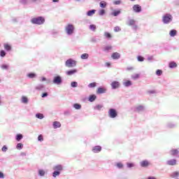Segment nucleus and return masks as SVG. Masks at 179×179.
<instances>
[{
    "label": "nucleus",
    "instance_id": "obj_1",
    "mask_svg": "<svg viewBox=\"0 0 179 179\" xmlns=\"http://www.w3.org/2000/svg\"><path fill=\"white\" fill-rule=\"evenodd\" d=\"M162 22L164 24H169V23H171V22H173V15L169 13L165 14L162 17Z\"/></svg>",
    "mask_w": 179,
    "mask_h": 179
},
{
    "label": "nucleus",
    "instance_id": "obj_2",
    "mask_svg": "<svg viewBox=\"0 0 179 179\" xmlns=\"http://www.w3.org/2000/svg\"><path fill=\"white\" fill-rule=\"evenodd\" d=\"M31 22L33 24H43L45 22V20L43 17H38L32 18Z\"/></svg>",
    "mask_w": 179,
    "mask_h": 179
},
{
    "label": "nucleus",
    "instance_id": "obj_3",
    "mask_svg": "<svg viewBox=\"0 0 179 179\" xmlns=\"http://www.w3.org/2000/svg\"><path fill=\"white\" fill-rule=\"evenodd\" d=\"M65 65L66 66H67V68H73L74 66H76V61L72 59H69L68 60L66 61Z\"/></svg>",
    "mask_w": 179,
    "mask_h": 179
},
{
    "label": "nucleus",
    "instance_id": "obj_4",
    "mask_svg": "<svg viewBox=\"0 0 179 179\" xmlns=\"http://www.w3.org/2000/svg\"><path fill=\"white\" fill-rule=\"evenodd\" d=\"M66 32L69 36L73 34V31L75 30V27L73 24H69L65 28Z\"/></svg>",
    "mask_w": 179,
    "mask_h": 179
},
{
    "label": "nucleus",
    "instance_id": "obj_5",
    "mask_svg": "<svg viewBox=\"0 0 179 179\" xmlns=\"http://www.w3.org/2000/svg\"><path fill=\"white\" fill-rule=\"evenodd\" d=\"M108 114L110 118H115V117H117V115H118L117 110L114 108H110L109 110V111L108 112Z\"/></svg>",
    "mask_w": 179,
    "mask_h": 179
},
{
    "label": "nucleus",
    "instance_id": "obj_6",
    "mask_svg": "<svg viewBox=\"0 0 179 179\" xmlns=\"http://www.w3.org/2000/svg\"><path fill=\"white\" fill-rule=\"evenodd\" d=\"M150 164V162L148 160H143L140 162L141 167H143L144 169H146V167H149Z\"/></svg>",
    "mask_w": 179,
    "mask_h": 179
},
{
    "label": "nucleus",
    "instance_id": "obj_7",
    "mask_svg": "<svg viewBox=\"0 0 179 179\" xmlns=\"http://www.w3.org/2000/svg\"><path fill=\"white\" fill-rule=\"evenodd\" d=\"M53 83H55L56 85H61V83H62V79L61 78V76H58L55 77Z\"/></svg>",
    "mask_w": 179,
    "mask_h": 179
},
{
    "label": "nucleus",
    "instance_id": "obj_8",
    "mask_svg": "<svg viewBox=\"0 0 179 179\" xmlns=\"http://www.w3.org/2000/svg\"><path fill=\"white\" fill-rule=\"evenodd\" d=\"M166 164L167 166H176V164H177V160L175 159H171L166 162Z\"/></svg>",
    "mask_w": 179,
    "mask_h": 179
},
{
    "label": "nucleus",
    "instance_id": "obj_9",
    "mask_svg": "<svg viewBox=\"0 0 179 179\" xmlns=\"http://www.w3.org/2000/svg\"><path fill=\"white\" fill-rule=\"evenodd\" d=\"M135 12L136 13H141L142 12V6L138 4L135 5Z\"/></svg>",
    "mask_w": 179,
    "mask_h": 179
},
{
    "label": "nucleus",
    "instance_id": "obj_10",
    "mask_svg": "<svg viewBox=\"0 0 179 179\" xmlns=\"http://www.w3.org/2000/svg\"><path fill=\"white\" fill-rule=\"evenodd\" d=\"M76 72H78V70L77 69H73V70H69V71H67L66 72V75L68 76H71V75H73L75 73H76Z\"/></svg>",
    "mask_w": 179,
    "mask_h": 179
},
{
    "label": "nucleus",
    "instance_id": "obj_11",
    "mask_svg": "<svg viewBox=\"0 0 179 179\" xmlns=\"http://www.w3.org/2000/svg\"><path fill=\"white\" fill-rule=\"evenodd\" d=\"M111 86L113 89H117V87H120V83L118 81H113L111 83Z\"/></svg>",
    "mask_w": 179,
    "mask_h": 179
},
{
    "label": "nucleus",
    "instance_id": "obj_12",
    "mask_svg": "<svg viewBox=\"0 0 179 179\" xmlns=\"http://www.w3.org/2000/svg\"><path fill=\"white\" fill-rule=\"evenodd\" d=\"M113 59H119V58H120L121 55H120V53L118 52H113L111 55Z\"/></svg>",
    "mask_w": 179,
    "mask_h": 179
},
{
    "label": "nucleus",
    "instance_id": "obj_13",
    "mask_svg": "<svg viewBox=\"0 0 179 179\" xmlns=\"http://www.w3.org/2000/svg\"><path fill=\"white\" fill-rule=\"evenodd\" d=\"M136 111L138 113H142V111H145V106L140 105L136 108Z\"/></svg>",
    "mask_w": 179,
    "mask_h": 179
},
{
    "label": "nucleus",
    "instance_id": "obj_14",
    "mask_svg": "<svg viewBox=\"0 0 179 179\" xmlns=\"http://www.w3.org/2000/svg\"><path fill=\"white\" fill-rule=\"evenodd\" d=\"M53 170H55L56 171H59V173H61V171H62V170H64V168L62 166V165H57V166H54Z\"/></svg>",
    "mask_w": 179,
    "mask_h": 179
},
{
    "label": "nucleus",
    "instance_id": "obj_15",
    "mask_svg": "<svg viewBox=\"0 0 179 179\" xmlns=\"http://www.w3.org/2000/svg\"><path fill=\"white\" fill-rule=\"evenodd\" d=\"M92 151L94 152V153H99V152H101V146L99 145H96L95 146Z\"/></svg>",
    "mask_w": 179,
    "mask_h": 179
},
{
    "label": "nucleus",
    "instance_id": "obj_16",
    "mask_svg": "<svg viewBox=\"0 0 179 179\" xmlns=\"http://www.w3.org/2000/svg\"><path fill=\"white\" fill-rule=\"evenodd\" d=\"M106 90H106V88L99 87L96 91V93H97V94H101L103 93H106Z\"/></svg>",
    "mask_w": 179,
    "mask_h": 179
},
{
    "label": "nucleus",
    "instance_id": "obj_17",
    "mask_svg": "<svg viewBox=\"0 0 179 179\" xmlns=\"http://www.w3.org/2000/svg\"><path fill=\"white\" fill-rule=\"evenodd\" d=\"M169 36H171V37H176V36H177V30L171 29L169 32Z\"/></svg>",
    "mask_w": 179,
    "mask_h": 179
},
{
    "label": "nucleus",
    "instance_id": "obj_18",
    "mask_svg": "<svg viewBox=\"0 0 179 179\" xmlns=\"http://www.w3.org/2000/svg\"><path fill=\"white\" fill-rule=\"evenodd\" d=\"M169 68H171V69H173V68H177V63H176L175 62H171L169 64Z\"/></svg>",
    "mask_w": 179,
    "mask_h": 179
},
{
    "label": "nucleus",
    "instance_id": "obj_19",
    "mask_svg": "<svg viewBox=\"0 0 179 179\" xmlns=\"http://www.w3.org/2000/svg\"><path fill=\"white\" fill-rule=\"evenodd\" d=\"M179 176V172L178 171H174L171 174V177L172 178H178Z\"/></svg>",
    "mask_w": 179,
    "mask_h": 179
},
{
    "label": "nucleus",
    "instance_id": "obj_20",
    "mask_svg": "<svg viewBox=\"0 0 179 179\" xmlns=\"http://www.w3.org/2000/svg\"><path fill=\"white\" fill-rule=\"evenodd\" d=\"M53 127H54L55 129H57V128H60L61 122H57V121L54 122Z\"/></svg>",
    "mask_w": 179,
    "mask_h": 179
},
{
    "label": "nucleus",
    "instance_id": "obj_21",
    "mask_svg": "<svg viewBox=\"0 0 179 179\" xmlns=\"http://www.w3.org/2000/svg\"><path fill=\"white\" fill-rule=\"evenodd\" d=\"M4 49L6 51H10L12 50V47L10 46V45L8 44V43H5L3 45Z\"/></svg>",
    "mask_w": 179,
    "mask_h": 179
},
{
    "label": "nucleus",
    "instance_id": "obj_22",
    "mask_svg": "<svg viewBox=\"0 0 179 179\" xmlns=\"http://www.w3.org/2000/svg\"><path fill=\"white\" fill-rule=\"evenodd\" d=\"M121 13V10H114L113 13H111L112 16H118Z\"/></svg>",
    "mask_w": 179,
    "mask_h": 179
},
{
    "label": "nucleus",
    "instance_id": "obj_23",
    "mask_svg": "<svg viewBox=\"0 0 179 179\" xmlns=\"http://www.w3.org/2000/svg\"><path fill=\"white\" fill-rule=\"evenodd\" d=\"M96 99H97V96H96V95L93 94V95H90L89 97V101L93 102L94 101V100H96Z\"/></svg>",
    "mask_w": 179,
    "mask_h": 179
},
{
    "label": "nucleus",
    "instance_id": "obj_24",
    "mask_svg": "<svg viewBox=\"0 0 179 179\" xmlns=\"http://www.w3.org/2000/svg\"><path fill=\"white\" fill-rule=\"evenodd\" d=\"M171 156H177L178 155V150H171Z\"/></svg>",
    "mask_w": 179,
    "mask_h": 179
},
{
    "label": "nucleus",
    "instance_id": "obj_25",
    "mask_svg": "<svg viewBox=\"0 0 179 179\" xmlns=\"http://www.w3.org/2000/svg\"><path fill=\"white\" fill-rule=\"evenodd\" d=\"M94 13H96V10H91L87 12V16H93Z\"/></svg>",
    "mask_w": 179,
    "mask_h": 179
},
{
    "label": "nucleus",
    "instance_id": "obj_26",
    "mask_svg": "<svg viewBox=\"0 0 179 179\" xmlns=\"http://www.w3.org/2000/svg\"><path fill=\"white\" fill-rule=\"evenodd\" d=\"M110 50H113V46L111 45L105 46L103 48V51L105 52L110 51Z\"/></svg>",
    "mask_w": 179,
    "mask_h": 179
},
{
    "label": "nucleus",
    "instance_id": "obj_27",
    "mask_svg": "<svg viewBox=\"0 0 179 179\" xmlns=\"http://www.w3.org/2000/svg\"><path fill=\"white\" fill-rule=\"evenodd\" d=\"M73 107L76 110H80L82 108V105L79 103H74Z\"/></svg>",
    "mask_w": 179,
    "mask_h": 179
},
{
    "label": "nucleus",
    "instance_id": "obj_28",
    "mask_svg": "<svg viewBox=\"0 0 179 179\" xmlns=\"http://www.w3.org/2000/svg\"><path fill=\"white\" fill-rule=\"evenodd\" d=\"M21 139H23V135L19 134L16 136V141H17V142H20Z\"/></svg>",
    "mask_w": 179,
    "mask_h": 179
},
{
    "label": "nucleus",
    "instance_id": "obj_29",
    "mask_svg": "<svg viewBox=\"0 0 179 179\" xmlns=\"http://www.w3.org/2000/svg\"><path fill=\"white\" fill-rule=\"evenodd\" d=\"M87 58H89V54L87 53H84L81 55L82 59H87Z\"/></svg>",
    "mask_w": 179,
    "mask_h": 179
},
{
    "label": "nucleus",
    "instance_id": "obj_30",
    "mask_svg": "<svg viewBox=\"0 0 179 179\" xmlns=\"http://www.w3.org/2000/svg\"><path fill=\"white\" fill-rule=\"evenodd\" d=\"M137 60L138 61V62H143L145 61V57L142 56H138Z\"/></svg>",
    "mask_w": 179,
    "mask_h": 179
},
{
    "label": "nucleus",
    "instance_id": "obj_31",
    "mask_svg": "<svg viewBox=\"0 0 179 179\" xmlns=\"http://www.w3.org/2000/svg\"><path fill=\"white\" fill-rule=\"evenodd\" d=\"M99 5L101 8H106L107 6V3L106 1H101Z\"/></svg>",
    "mask_w": 179,
    "mask_h": 179
},
{
    "label": "nucleus",
    "instance_id": "obj_32",
    "mask_svg": "<svg viewBox=\"0 0 179 179\" xmlns=\"http://www.w3.org/2000/svg\"><path fill=\"white\" fill-rule=\"evenodd\" d=\"M156 75L157 76H162V75H163V71L160 70V69H157L156 71Z\"/></svg>",
    "mask_w": 179,
    "mask_h": 179
},
{
    "label": "nucleus",
    "instance_id": "obj_33",
    "mask_svg": "<svg viewBox=\"0 0 179 179\" xmlns=\"http://www.w3.org/2000/svg\"><path fill=\"white\" fill-rule=\"evenodd\" d=\"M167 127L168 128H176V127H177V124L173 123H168Z\"/></svg>",
    "mask_w": 179,
    "mask_h": 179
},
{
    "label": "nucleus",
    "instance_id": "obj_34",
    "mask_svg": "<svg viewBox=\"0 0 179 179\" xmlns=\"http://www.w3.org/2000/svg\"><path fill=\"white\" fill-rule=\"evenodd\" d=\"M36 117V118H39V120H43V118H44V115L41 113H37Z\"/></svg>",
    "mask_w": 179,
    "mask_h": 179
},
{
    "label": "nucleus",
    "instance_id": "obj_35",
    "mask_svg": "<svg viewBox=\"0 0 179 179\" xmlns=\"http://www.w3.org/2000/svg\"><path fill=\"white\" fill-rule=\"evenodd\" d=\"M22 101L26 104L29 102V99L26 96H22Z\"/></svg>",
    "mask_w": 179,
    "mask_h": 179
},
{
    "label": "nucleus",
    "instance_id": "obj_36",
    "mask_svg": "<svg viewBox=\"0 0 179 179\" xmlns=\"http://www.w3.org/2000/svg\"><path fill=\"white\" fill-rule=\"evenodd\" d=\"M28 78H30V79H33V78H36V73H31L27 74Z\"/></svg>",
    "mask_w": 179,
    "mask_h": 179
},
{
    "label": "nucleus",
    "instance_id": "obj_37",
    "mask_svg": "<svg viewBox=\"0 0 179 179\" xmlns=\"http://www.w3.org/2000/svg\"><path fill=\"white\" fill-rule=\"evenodd\" d=\"M131 85L132 83H131L130 80H127L124 83V85L126 86L127 87H128V86H131Z\"/></svg>",
    "mask_w": 179,
    "mask_h": 179
},
{
    "label": "nucleus",
    "instance_id": "obj_38",
    "mask_svg": "<svg viewBox=\"0 0 179 179\" xmlns=\"http://www.w3.org/2000/svg\"><path fill=\"white\" fill-rule=\"evenodd\" d=\"M16 148L18 150H20V149H23V145L22 143H17V146H16Z\"/></svg>",
    "mask_w": 179,
    "mask_h": 179
},
{
    "label": "nucleus",
    "instance_id": "obj_39",
    "mask_svg": "<svg viewBox=\"0 0 179 179\" xmlns=\"http://www.w3.org/2000/svg\"><path fill=\"white\" fill-rule=\"evenodd\" d=\"M59 174H61V172H59L58 171H55L53 172L52 176L55 178V177H57V176H59Z\"/></svg>",
    "mask_w": 179,
    "mask_h": 179
},
{
    "label": "nucleus",
    "instance_id": "obj_40",
    "mask_svg": "<svg viewBox=\"0 0 179 179\" xmlns=\"http://www.w3.org/2000/svg\"><path fill=\"white\" fill-rule=\"evenodd\" d=\"M104 36L106 38H111V34L108 33V32H105L104 33Z\"/></svg>",
    "mask_w": 179,
    "mask_h": 179
},
{
    "label": "nucleus",
    "instance_id": "obj_41",
    "mask_svg": "<svg viewBox=\"0 0 179 179\" xmlns=\"http://www.w3.org/2000/svg\"><path fill=\"white\" fill-rule=\"evenodd\" d=\"M96 83H91L88 85V87H90V88L96 87Z\"/></svg>",
    "mask_w": 179,
    "mask_h": 179
},
{
    "label": "nucleus",
    "instance_id": "obj_42",
    "mask_svg": "<svg viewBox=\"0 0 179 179\" xmlns=\"http://www.w3.org/2000/svg\"><path fill=\"white\" fill-rule=\"evenodd\" d=\"M6 55V52H5V50H1L0 51V57L3 58V57H5Z\"/></svg>",
    "mask_w": 179,
    "mask_h": 179
},
{
    "label": "nucleus",
    "instance_id": "obj_43",
    "mask_svg": "<svg viewBox=\"0 0 179 179\" xmlns=\"http://www.w3.org/2000/svg\"><path fill=\"white\" fill-rule=\"evenodd\" d=\"M36 90H41L42 89H44V85H39L36 87Z\"/></svg>",
    "mask_w": 179,
    "mask_h": 179
},
{
    "label": "nucleus",
    "instance_id": "obj_44",
    "mask_svg": "<svg viewBox=\"0 0 179 179\" xmlns=\"http://www.w3.org/2000/svg\"><path fill=\"white\" fill-rule=\"evenodd\" d=\"M38 174H39V176H44V175L45 174V171H44V170L40 169V170L38 171Z\"/></svg>",
    "mask_w": 179,
    "mask_h": 179
},
{
    "label": "nucleus",
    "instance_id": "obj_45",
    "mask_svg": "<svg viewBox=\"0 0 179 179\" xmlns=\"http://www.w3.org/2000/svg\"><path fill=\"white\" fill-rule=\"evenodd\" d=\"M38 141H39V142H43V141H44V138L43 137V135H39L38 136Z\"/></svg>",
    "mask_w": 179,
    "mask_h": 179
},
{
    "label": "nucleus",
    "instance_id": "obj_46",
    "mask_svg": "<svg viewBox=\"0 0 179 179\" xmlns=\"http://www.w3.org/2000/svg\"><path fill=\"white\" fill-rule=\"evenodd\" d=\"M104 13H106V10H104V9L100 10L99 12V15L100 16H103V15H104Z\"/></svg>",
    "mask_w": 179,
    "mask_h": 179
},
{
    "label": "nucleus",
    "instance_id": "obj_47",
    "mask_svg": "<svg viewBox=\"0 0 179 179\" xmlns=\"http://www.w3.org/2000/svg\"><path fill=\"white\" fill-rule=\"evenodd\" d=\"M90 30H92L93 31H94L96 30V26L94 24H91L90 26Z\"/></svg>",
    "mask_w": 179,
    "mask_h": 179
},
{
    "label": "nucleus",
    "instance_id": "obj_48",
    "mask_svg": "<svg viewBox=\"0 0 179 179\" xmlns=\"http://www.w3.org/2000/svg\"><path fill=\"white\" fill-rule=\"evenodd\" d=\"M114 31H115V32L121 31V27H115Z\"/></svg>",
    "mask_w": 179,
    "mask_h": 179
},
{
    "label": "nucleus",
    "instance_id": "obj_49",
    "mask_svg": "<svg viewBox=\"0 0 179 179\" xmlns=\"http://www.w3.org/2000/svg\"><path fill=\"white\" fill-rule=\"evenodd\" d=\"M71 87H78V83L77 82H72L71 83Z\"/></svg>",
    "mask_w": 179,
    "mask_h": 179
},
{
    "label": "nucleus",
    "instance_id": "obj_50",
    "mask_svg": "<svg viewBox=\"0 0 179 179\" xmlns=\"http://www.w3.org/2000/svg\"><path fill=\"white\" fill-rule=\"evenodd\" d=\"M133 24H135V21L134 20H129V26H132Z\"/></svg>",
    "mask_w": 179,
    "mask_h": 179
},
{
    "label": "nucleus",
    "instance_id": "obj_51",
    "mask_svg": "<svg viewBox=\"0 0 179 179\" xmlns=\"http://www.w3.org/2000/svg\"><path fill=\"white\" fill-rule=\"evenodd\" d=\"M117 167H118V169H122V167H124V165H122L121 162H119L117 164Z\"/></svg>",
    "mask_w": 179,
    "mask_h": 179
},
{
    "label": "nucleus",
    "instance_id": "obj_52",
    "mask_svg": "<svg viewBox=\"0 0 179 179\" xmlns=\"http://www.w3.org/2000/svg\"><path fill=\"white\" fill-rule=\"evenodd\" d=\"M1 150L2 152H6L8 150V147H6V145L3 146Z\"/></svg>",
    "mask_w": 179,
    "mask_h": 179
},
{
    "label": "nucleus",
    "instance_id": "obj_53",
    "mask_svg": "<svg viewBox=\"0 0 179 179\" xmlns=\"http://www.w3.org/2000/svg\"><path fill=\"white\" fill-rule=\"evenodd\" d=\"M8 66L6 64H3L1 66V69H8Z\"/></svg>",
    "mask_w": 179,
    "mask_h": 179
},
{
    "label": "nucleus",
    "instance_id": "obj_54",
    "mask_svg": "<svg viewBox=\"0 0 179 179\" xmlns=\"http://www.w3.org/2000/svg\"><path fill=\"white\" fill-rule=\"evenodd\" d=\"M149 94H155L156 90H150L148 91Z\"/></svg>",
    "mask_w": 179,
    "mask_h": 179
},
{
    "label": "nucleus",
    "instance_id": "obj_55",
    "mask_svg": "<svg viewBox=\"0 0 179 179\" xmlns=\"http://www.w3.org/2000/svg\"><path fill=\"white\" fill-rule=\"evenodd\" d=\"M96 108L97 110H101V108H103V106H101V105H97V106H96Z\"/></svg>",
    "mask_w": 179,
    "mask_h": 179
},
{
    "label": "nucleus",
    "instance_id": "obj_56",
    "mask_svg": "<svg viewBox=\"0 0 179 179\" xmlns=\"http://www.w3.org/2000/svg\"><path fill=\"white\" fill-rule=\"evenodd\" d=\"M121 3V1H114V5H120Z\"/></svg>",
    "mask_w": 179,
    "mask_h": 179
},
{
    "label": "nucleus",
    "instance_id": "obj_57",
    "mask_svg": "<svg viewBox=\"0 0 179 179\" xmlns=\"http://www.w3.org/2000/svg\"><path fill=\"white\" fill-rule=\"evenodd\" d=\"M48 96V94L47 92H45L42 94V97H47Z\"/></svg>",
    "mask_w": 179,
    "mask_h": 179
},
{
    "label": "nucleus",
    "instance_id": "obj_58",
    "mask_svg": "<svg viewBox=\"0 0 179 179\" xmlns=\"http://www.w3.org/2000/svg\"><path fill=\"white\" fill-rule=\"evenodd\" d=\"M4 176H3V173L0 171V178H3Z\"/></svg>",
    "mask_w": 179,
    "mask_h": 179
},
{
    "label": "nucleus",
    "instance_id": "obj_59",
    "mask_svg": "<svg viewBox=\"0 0 179 179\" xmlns=\"http://www.w3.org/2000/svg\"><path fill=\"white\" fill-rule=\"evenodd\" d=\"M127 167H134V164H127Z\"/></svg>",
    "mask_w": 179,
    "mask_h": 179
},
{
    "label": "nucleus",
    "instance_id": "obj_60",
    "mask_svg": "<svg viewBox=\"0 0 179 179\" xmlns=\"http://www.w3.org/2000/svg\"><path fill=\"white\" fill-rule=\"evenodd\" d=\"M139 76H140L139 74H136V75H135V79L139 78Z\"/></svg>",
    "mask_w": 179,
    "mask_h": 179
},
{
    "label": "nucleus",
    "instance_id": "obj_61",
    "mask_svg": "<svg viewBox=\"0 0 179 179\" xmlns=\"http://www.w3.org/2000/svg\"><path fill=\"white\" fill-rule=\"evenodd\" d=\"M52 2H59V0H52Z\"/></svg>",
    "mask_w": 179,
    "mask_h": 179
},
{
    "label": "nucleus",
    "instance_id": "obj_62",
    "mask_svg": "<svg viewBox=\"0 0 179 179\" xmlns=\"http://www.w3.org/2000/svg\"><path fill=\"white\" fill-rule=\"evenodd\" d=\"M106 65H107V66H110V65H111V64L110 63L107 62Z\"/></svg>",
    "mask_w": 179,
    "mask_h": 179
},
{
    "label": "nucleus",
    "instance_id": "obj_63",
    "mask_svg": "<svg viewBox=\"0 0 179 179\" xmlns=\"http://www.w3.org/2000/svg\"><path fill=\"white\" fill-rule=\"evenodd\" d=\"M42 80H43V82H44V80H45V78H43Z\"/></svg>",
    "mask_w": 179,
    "mask_h": 179
},
{
    "label": "nucleus",
    "instance_id": "obj_64",
    "mask_svg": "<svg viewBox=\"0 0 179 179\" xmlns=\"http://www.w3.org/2000/svg\"><path fill=\"white\" fill-rule=\"evenodd\" d=\"M148 59L149 61H150V59H152V58H151V57H148Z\"/></svg>",
    "mask_w": 179,
    "mask_h": 179
}]
</instances>
